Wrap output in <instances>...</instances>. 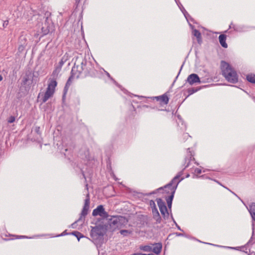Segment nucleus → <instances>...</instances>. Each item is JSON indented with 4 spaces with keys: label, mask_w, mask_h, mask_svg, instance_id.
I'll use <instances>...</instances> for the list:
<instances>
[{
    "label": "nucleus",
    "mask_w": 255,
    "mask_h": 255,
    "mask_svg": "<svg viewBox=\"0 0 255 255\" xmlns=\"http://www.w3.org/2000/svg\"><path fill=\"white\" fill-rule=\"evenodd\" d=\"M252 226H253V227H252L253 232H252V237H251V239H250V240L249 241V242L246 244L247 246H249L250 244L253 245L254 243V242H253V240L254 239L253 237H254V234H255L254 224H253Z\"/></svg>",
    "instance_id": "25"
},
{
    "label": "nucleus",
    "mask_w": 255,
    "mask_h": 255,
    "mask_svg": "<svg viewBox=\"0 0 255 255\" xmlns=\"http://www.w3.org/2000/svg\"><path fill=\"white\" fill-rule=\"evenodd\" d=\"M247 80L252 83H255V75L249 74L247 76Z\"/></svg>",
    "instance_id": "22"
},
{
    "label": "nucleus",
    "mask_w": 255,
    "mask_h": 255,
    "mask_svg": "<svg viewBox=\"0 0 255 255\" xmlns=\"http://www.w3.org/2000/svg\"><path fill=\"white\" fill-rule=\"evenodd\" d=\"M68 54L67 53L65 54L59 61V65L58 67H59L60 68H61L64 63L68 60Z\"/></svg>",
    "instance_id": "18"
},
{
    "label": "nucleus",
    "mask_w": 255,
    "mask_h": 255,
    "mask_svg": "<svg viewBox=\"0 0 255 255\" xmlns=\"http://www.w3.org/2000/svg\"><path fill=\"white\" fill-rule=\"evenodd\" d=\"M156 201L159 208V210L161 212V214L163 216V217L164 218V219L168 218L169 214L168 212L165 202L161 198L156 199Z\"/></svg>",
    "instance_id": "5"
},
{
    "label": "nucleus",
    "mask_w": 255,
    "mask_h": 255,
    "mask_svg": "<svg viewBox=\"0 0 255 255\" xmlns=\"http://www.w3.org/2000/svg\"><path fill=\"white\" fill-rule=\"evenodd\" d=\"M86 59L85 56L80 54L76 57L74 65L72 67L71 73L73 75H76V78L82 77L84 74V69L86 68Z\"/></svg>",
    "instance_id": "3"
},
{
    "label": "nucleus",
    "mask_w": 255,
    "mask_h": 255,
    "mask_svg": "<svg viewBox=\"0 0 255 255\" xmlns=\"http://www.w3.org/2000/svg\"><path fill=\"white\" fill-rule=\"evenodd\" d=\"M76 75H73L72 73H71V76H70V77L68 78L66 84H65V86L64 87V94H63V97L64 96H65V95L67 93L68 90V89L70 87V86L72 84V81H73V77L74 76H76Z\"/></svg>",
    "instance_id": "12"
},
{
    "label": "nucleus",
    "mask_w": 255,
    "mask_h": 255,
    "mask_svg": "<svg viewBox=\"0 0 255 255\" xmlns=\"http://www.w3.org/2000/svg\"><path fill=\"white\" fill-rule=\"evenodd\" d=\"M90 207V197L89 194H87L86 196V198L85 200L84 205L82 209L81 215L78 220L75 221L72 224V226L73 228H74L77 223L81 222L83 223L85 221V216L88 214V210Z\"/></svg>",
    "instance_id": "4"
},
{
    "label": "nucleus",
    "mask_w": 255,
    "mask_h": 255,
    "mask_svg": "<svg viewBox=\"0 0 255 255\" xmlns=\"http://www.w3.org/2000/svg\"><path fill=\"white\" fill-rule=\"evenodd\" d=\"M184 16H185V17L187 18V15H188V13H187V12L185 10V9H184V11H182Z\"/></svg>",
    "instance_id": "41"
},
{
    "label": "nucleus",
    "mask_w": 255,
    "mask_h": 255,
    "mask_svg": "<svg viewBox=\"0 0 255 255\" xmlns=\"http://www.w3.org/2000/svg\"><path fill=\"white\" fill-rule=\"evenodd\" d=\"M186 82L191 85L196 83L200 84L205 82V81H201L198 75L194 73L191 74L188 76Z\"/></svg>",
    "instance_id": "8"
},
{
    "label": "nucleus",
    "mask_w": 255,
    "mask_h": 255,
    "mask_svg": "<svg viewBox=\"0 0 255 255\" xmlns=\"http://www.w3.org/2000/svg\"><path fill=\"white\" fill-rule=\"evenodd\" d=\"M221 68L222 75L229 82L233 84L238 82V76L237 73L228 63L222 61Z\"/></svg>",
    "instance_id": "2"
},
{
    "label": "nucleus",
    "mask_w": 255,
    "mask_h": 255,
    "mask_svg": "<svg viewBox=\"0 0 255 255\" xmlns=\"http://www.w3.org/2000/svg\"><path fill=\"white\" fill-rule=\"evenodd\" d=\"M226 189H227L228 190H229V191H230L232 194H233L235 196H236V197H237L242 202L243 201L241 199V198L235 193H234V192L232 191L230 189H229L227 187H225Z\"/></svg>",
    "instance_id": "36"
},
{
    "label": "nucleus",
    "mask_w": 255,
    "mask_h": 255,
    "mask_svg": "<svg viewBox=\"0 0 255 255\" xmlns=\"http://www.w3.org/2000/svg\"><path fill=\"white\" fill-rule=\"evenodd\" d=\"M93 233H95L99 236H103V234L102 233L101 229L98 227L94 228L93 229Z\"/></svg>",
    "instance_id": "27"
},
{
    "label": "nucleus",
    "mask_w": 255,
    "mask_h": 255,
    "mask_svg": "<svg viewBox=\"0 0 255 255\" xmlns=\"http://www.w3.org/2000/svg\"><path fill=\"white\" fill-rule=\"evenodd\" d=\"M140 249L144 252H151L152 246H144L142 247Z\"/></svg>",
    "instance_id": "28"
},
{
    "label": "nucleus",
    "mask_w": 255,
    "mask_h": 255,
    "mask_svg": "<svg viewBox=\"0 0 255 255\" xmlns=\"http://www.w3.org/2000/svg\"><path fill=\"white\" fill-rule=\"evenodd\" d=\"M93 216H99L103 218H108L109 217L108 213L105 211L104 206L102 205H99L96 209H95L92 212Z\"/></svg>",
    "instance_id": "7"
},
{
    "label": "nucleus",
    "mask_w": 255,
    "mask_h": 255,
    "mask_svg": "<svg viewBox=\"0 0 255 255\" xmlns=\"http://www.w3.org/2000/svg\"><path fill=\"white\" fill-rule=\"evenodd\" d=\"M15 120V117L11 116L9 117L8 118V119H7V122H8V123L11 124V123H13V122H14Z\"/></svg>",
    "instance_id": "29"
},
{
    "label": "nucleus",
    "mask_w": 255,
    "mask_h": 255,
    "mask_svg": "<svg viewBox=\"0 0 255 255\" xmlns=\"http://www.w3.org/2000/svg\"><path fill=\"white\" fill-rule=\"evenodd\" d=\"M176 235L178 236H183V235L182 233H176Z\"/></svg>",
    "instance_id": "47"
},
{
    "label": "nucleus",
    "mask_w": 255,
    "mask_h": 255,
    "mask_svg": "<svg viewBox=\"0 0 255 255\" xmlns=\"http://www.w3.org/2000/svg\"><path fill=\"white\" fill-rule=\"evenodd\" d=\"M72 235L75 236L78 241L80 240V239L82 238H84V236L80 232L78 231H74L72 233Z\"/></svg>",
    "instance_id": "23"
},
{
    "label": "nucleus",
    "mask_w": 255,
    "mask_h": 255,
    "mask_svg": "<svg viewBox=\"0 0 255 255\" xmlns=\"http://www.w3.org/2000/svg\"><path fill=\"white\" fill-rule=\"evenodd\" d=\"M65 232H66V231H64V232L63 233H62L61 235H58V236H58V237H59V236H63L64 235H65Z\"/></svg>",
    "instance_id": "51"
},
{
    "label": "nucleus",
    "mask_w": 255,
    "mask_h": 255,
    "mask_svg": "<svg viewBox=\"0 0 255 255\" xmlns=\"http://www.w3.org/2000/svg\"><path fill=\"white\" fill-rule=\"evenodd\" d=\"M39 129H40V128L39 127H36L35 128V131L38 134H39Z\"/></svg>",
    "instance_id": "40"
},
{
    "label": "nucleus",
    "mask_w": 255,
    "mask_h": 255,
    "mask_svg": "<svg viewBox=\"0 0 255 255\" xmlns=\"http://www.w3.org/2000/svg\"><path fill=\"white\" fill-rule=\"evenodd\" d=\"M152 213L153 216L159 214L156 207L152 208Z\"/></svg>",
    "instance_id": "30"
},
{
    "label": "nucleus",
    "mask_w": 255,
    "mask_h": 255,
    "mask_svg": "<svg viewBox=\"0 0 255 255\" xmlns=\"http://www.w3.org/2000/svg\"><path fill=\"white\" fill-rule=\"evenodd\" d=\"M162 248V245L160 243L153 244H152L151 252L158 255L161 253Z\"/></svg>",
    "instance_id": "11"
},
{
    "label": "nucleus",
    "mask_w": 255,
    "mask_h": 255,
    "mask_svg": "<svg viewBox=\"0 0 255 255\" xmlns=\"http://www.w3.org/2000/svg\"><path fill=\"white\" fill-rule=\"evenodd\" d=\"M195 172L196 173L198 174H201L202 173V170H201V169L196 168L195 169Z\"/></svg>",
    "instance_id": "37"
},
{
    "label": "nucleus",
    "mask_w": 255,
    "mask_h": 255,
    "mask_svg": "<svg viewBox=\"0 0 255 255\" xmlns=\"http://www.w3.org/2000/svg\"><path fill=\"white\" fill-rule=\"evenodd\" d=\"M230 28H233L235 30H237L236 26L234 24H233V23H231V24L230 25Z\"/></svg>",
    "instance_id": "39"
},
{
    "label": "nucleus",
    "mask_w": 255,
    "mask_h": 255,
    "mask_svg": "<svg viewBox=\"0 0 255 255\" xmlns=\"http://www.w3.org/2000/svg\"><path fill=\"white\" fill-rule=\"evenodd\" d=\"M182 171L179 172L178 173V174L176 176H175L169 183L164 186V188L165 189L169 188L170 189V191H168V192L170 193V195L168 197H166V200L168 207L170 212L171 211V209L172 206V200L173 199L177 186L178 184L180 182V181L183 179V178L179 179V178L182 175Z\"/></svg>",
    "instance_id": "1"
},
{
    "label": "nucleus",
    "mask_w": 255,
    "mask_h": 255,
    "mask_svg": "<svg viewBox=\"0 0 255 255\" xmlns=\"http://www.w3.org/2000/svg\"><path fill=\"white\" fill-rule=\"evenodd\" d=\"M193 34L194 36L196 37L198 42L199 43L201 41V34L200 31L197 29H194L193 30Z\"/></svg>",
    "instance_id": "20"
},
{
    "label": "nucleus",
    "mask_w": 255,
    "mask_h": 255,
    "mask_svg": "<svg viewBox=\"0 0 255 255\" xmlns=\"http://www.w3.org/2000/svg\"><path fill=\"white\" fill-rule=\"evenodd\" d=\"M176 224V226L177 228V229L179 230H180V231H182V230L181 229L180 227L175 223Z\"/></svg>",
    "instance_id": "48"
},
{
    "label": "nucleus",
    "mask_w": 255,
    "mask_h": 255,
    "mask_svg": "<svg viewBox=\"0 0 255 255\" xmlns=\"http://www.w3.org/2000/svg\"><path fill=\"white\" fill-rule=\"evenodd\" d=\"M227 36L225 34H222L219 36V40L221 45L224 48H227L228 44H227L226 40Z\"/></svg>",
    "instance_id": "14"
},
{
    "label": "nucleus",
    "mask_w": 255,
    "mask_h": 255,
    "mask_svg": "<svg viewBox=\"0 0 255 255\" xmlns=\"http://www.w3.org/2000/svg\"><path fill=\"white\" fill-rule=\"evenodd\" d=\"M54 93V92L50 90H48V89H47L44 96L42 98V103H45L48 100L49 98H50L53 96Z\"/></svg>",
    "instance_id": "13"
},
{
    "label": "nucleus",
    "mask_w": 255,
    "mask_h": 255,
    "mask_svg": "<svg viewBox=\"0 0 255 255\" xmlns=\"http://www.w3.org/2000/svg\"><path fill=\"white\" fill-rule=\"evenodd\" d=\"M127 222L125 217L121 216L114 217L111 220V226H113L115 228H120L121 227L122 224Z\"/></svg>",
    "instance_id": "6"
},
{
    "label": "nucleus",
    "mask_w": 255,
    "mask_h": 255,
    "mask_svg": "<svg viewBox=\"0 0 255 255\" xmlns=\"http://www.w3.org/2000/svg\"><path fill=\"white\" fill-rule=\"evenodd\" d=\"M40 94H39L38 96V98H39V97H40Z\"/></svg>",
    "instance_id": "54"
},
{
    "label": "nucleus",
    "mask_w": 255,
    "mask_h": 255,
    "mask_svg": "<svg viewBox=\"0 0 255 255\" xmlns=\"http://www.w3.org/2000/svg\"><path fill=\"white\" fill-rule=\"evenodd\" d=\"M197 91V90H195L193 88L188 89V92L190 94H192L196 92Z\"/></svg>",
    "instance_id": "34"
},
{
    "label": "nucleus",
    "mask_w": 255,
    "mask_h": 255,
    "mask_svg": "<svg viewBox=\"0 0 255 255\" xmlns=\"http://www.w3.org/2000/svg\"><path fill=\"white\" fill-rule=\"evenodd\" d=\"M2 79H3L2 76L1 75H0V82L2 80Z\"/></svg>",
    "instance_id": "52"
},
{
    "label": "nucleus",
    "mask_w": 255,
    "mask_h": 255,
    "mask_svg": "<svg viewBox=\"0 0 255 255\" xmlns=\"http://www.w3.org/2000/svg\"><path fill=\"white\" fill-rule=\"evenodd\" d=\"M183 66V64L181 66V68H180V70H179V73H178V74L177 76H176V78H175V80L177 79V78H178V75H179V74H180V71H181V70H182V68Z\"/></svg>",
    "instance_id": "44"
},
{
    "label": "nucleus",
    "mask_w": 255,
    "mask_h": 255,
    "mask_svg": "<svg viewBox=\"0 0 255 255\" xmlns=\"http://www.w3.org/2000/svg\"><path fill=\"white\" fill-rule=\"evenodd\" d=\"M86 68L84 69V74L83 75L82 77H86L88 75H92L93 74H94V67L93 66L92 63L88 61L86 59Z\"/></svg>",
    "instance_id": "9"
},
{
    "label": "nucleus",
    "mask_w": 255,
    "mask_h": 255,
    "mask_svg": "<svg viewBox=\"0 0 255 255\" xmlns=\"http://www.w3.org/2000/svg\"><path fill=\"white\" fill-rule=\"evenodd\" d=\"M214 181H215L216 182H217V183H218L219 184H220V185H221L222 186L224 187L225 188L226 187L223 186L220 182H219L217 180L214 179Z\"/></svg>",
    "instance_id": "43"
},
{
    "label": "nucleus",
    "mask_w": 255,
    "mask_h": 255,
    "mask_svg": "<svg viewBox=\"0 0 255 255\" xmlns=\"http://www.w3.org/2000/svg\"><path fill=\"white\" fill-rule=\"evenodd\" d=\"M120 234L124 236H127L132 233V231L128 230H122L120 231Z\"/></svg>",
    "instance_id": "26"
},
{
    "label": "nucleus",
    "mask_w": 255,
    "mask_h": 255,
    "mask_svg": "<svg viewBox=\"0 0 255 255\" xmlns=\"http://www.w3.org/2000/svg\"><path fill=\"white\" fill-rule=\"evenodd\" d=\"M149 204H150V206H151V208L152 209V208H154V207H156V205H155V202L153 200H150L149 201Z\"/></svg>",
    "instance_id": "33"
},
{
    "label": "nucleus",
    "mask_w": 255,
    "mask_h": 255,
    "mask_svg": "<svg viewBox=\"0 0 255 255\" xmlns=\"http://www.w3.org/2000/svg\"><path fill=\"white\" fill-rule=\"evenodd\" d=\"M156 193V192L155 191H154L149 193L148 195H151L153 194H155Z\"/></svg>",
    "instance_id": "50"
},
{
    "label": "nucleus",
    "mask_w": 255,
    "mask_h": 255,
    "mask_svg": "<svg viewBox=\"0 0 255 255\" xmlns=\"http://www.w3.org/2000/svg\"><path fill=\"white\" fill-rule=\"evenodd\" d=\"M214 181H215L216 182H217V183H218L219 184H220V185H221L222 186L224 187L225 188L226 187L223 186L220 182H219L217 180L214 179Z\"/></svg>",
    "instance_id": "42"
},
{
    "label": "nucleus",
    "mask_w": 255,
    "mask_h": 255,
    "mask_svg": "<svg viewBox=\"0 0 255 255\" xmlns=\"http://www.w3.org/2000/svg\"><path fill=\"white\" fill-rule=\"evenodd\" d=\"M226 189H227L228 190H229V191H230L232 194H233L235 196H236V197H237L242 202L243 201L241 199V198L235 193H234V192L232 191L230 189H229L227 187H225Z\"/></svg>",
    "instance_id": "35"
},
{
    "label": "nucleus",
    "mask_w": 255,
    "mask_h": 255,
    "mask_svg": "<svg viewBox=\"0 0 255 255\" xmlns=\"http://www.w3.org/2000/svg\"><path fill=\"white\" fill-rule=\"evenodd\" d=\"M254 253H250V254H251V255H253Z\"/></svg>",
    "instance_id": "56"
},
{
    "label": "nucleus",
    "mask_w": 255,
    "mask_h": 255,
    "mask_svg": "<svg viewBox=\"0 0 255 255\" xmlns=\"http://www.w3.org/2000/svg\"><path fill=\"white\" fill-rule=\"evenodd\" d=\"M29 80V76H26L25 77H24L23 80V84H24V85L26 84L27 82Z\"/></svg>",
    "instance_id": "32"
},
{
    "label": "nucleus",
    "mask_w": 255,
    "mask_h": 255,
    "mask_svg": "<svg viewBox=\"0 0 255 255\" xmlns=\"http://www.w3.org/2000/svg\"><path fill=\"white\" fill-rule=\"evenodd\" d=\"M249 211L253 218L255 221V203H252L249 206Z\"/></svg>",
    "instance_id": "16"
},
{
    "label": "nucleus",
    "mask_w": 255,
    "mask_h": 255,
    "mask_svg": "<svg viewBox=\"0 0 255 255\" xmlns=\"http://www.w3.org/2000/svg\"><path fill=\"white\" fill-rule=\"evenodd\" d=\"M57 85V82L55 79H50V82L48 85V87L47 89L48 90H50L53 92L55 91V88Z\"/></svg>",
    "instance_id": "17"
},
{
    "label": "nucleus",
    "mask_w": 255,
    "mask_h": 255,
    "mask_svg": "<svg viewBox=\"0 0 255 255\" xmlns=\"http://www.w3.org/2000/svg\"><path fill=\"white\" fill-rule=\"evenodd\" d=\"M189 174H188V175H187V176H186V177H189Z\"/></svg>",
    "instance_id": "55"
},
{
    "label": "nucleus",
    "mask_w": 255,
    "mask_h": 255,
    "mask_svg": "<svg viewBox=\"0 0 255 255\" xmlns=\"http://www.w3.org/2000/svg\"><path fill=\"white\" fill-rule=\"evenodd\" d=\"M106 75H107V76H108V77H109V78H111V79L113 80V78H112V77H111V76H110V74H109L108 72H106Z\"/></svg>",
    "instance_id": "46"
},
{
    "label": "nucleus",
    "mask_w": 255,
    "mask_h": 255,
    "mask_svg": "<svg viewBox=\"0 0 255 255\" xmlns=\"http://www.w3.org/2000/svg\"><path fill=\"white\" fill-rule=\"evenodd\" d=\"M61 68H60L59 67H57L53 71L52 76L53 77V78L52 79H55L57 78L58 77V75L60 71H61Z\"/></svg>",
    "instance_id": "21"
},
{
    "label": "nucleus",
    "mask_w": 255,
    "mask_h": 255,
    "mask_svg": "<svg viewBox=\"0 0 255 255\" xmlns=\"http://www.w3.org/2000/svg\"><path fill=\"white\" fill-rule=\"evenodd\" d=\"M49 19L48 17V15L45 17V26H42L41 27V31L43 35L47 34L50 30V27L49 25H47L49 23Z\"/></svg>",
    "instance_id": "10"
},
{
    "label": "nucleus",
    "mask_w": 255,
    "mask_h": 255,
    "mask_svg": "<svg viewBox=\"0 0 255 255\" xmlns=\"http://www.w3.org/2000/svg\"><path fill=\"white\" fill-rule=\"evenodd\" d=\"M162 189H164V191H165V192H166L167 193H169V194H170V193L168 192V191H170V189H169V188H166V189H165V188H164V187H161L157 189V190H162Z\"/></svg>",
    "instance_id": "31"
},
{
    "label": "nucleus",
    "mask_w": 255,
    "mask_h": 255,
    "mask_svg": "<svg viewBox=\"0 0 255 255\" xmlns=\"http://www.w3.org/2000/svg\"><path fill=\"white\" fill-rule=\"evenodd\" d=\"M80 0H75V3L77 4V5L78 4V3L80 2Z\"/></svg>",
    "instance_id": "49"
},
{
    "label": "nucleus",
    "mask_w": 255,
    "mask_h": 255,
    "mask_svg": "<svg viewBox=\"0 0 255 255\" xmlns=\"http://www.w3.org/2000/svg\"><path fill=\"white\" fill-rule=\"evenodd\" d=\"M183 10H182V9H181V10H182V11H184V8L183 7Z\"/></svg>",
    "instance_id": "53"
},
{
    "label": "nucleus",
    "mask_w": 255,
    "mask_h": 255,
    "mask_svg": "<svg viewBox=\"0 0 255 255\" xmlns=\"http://www.w3.org/2000/svg\"><path fill=\"white\" fill-rule=\"evenodd\" d=\"M189 154L188 156L189 157H186L185 158V163H186L187 161H188V162H187L186 165L185 166L184 169L189 166L191 160H192V159H194V158L193 157V155L192 154V153H191L190 151H189Z\"/></svg>",
    "instance_id": "19"
},
{
    "label": "nucleus",
    "mask_w": 255,
    "mask_h": 255,
    "mask_svg": "<svg viewBox=\"0 0 255 255\" xmlns=\"http://www.w3.org/2000/svg\"><path fill=\"white\" fill-rule=\"evenodd\" d=\"M183 136H184V138H186V137H187L188 136H190V135L188 134V133H185L183 134Z\"/></svg>",
    "instance_id": "45"
},
{
    "label": "nucleus",
    "mask_w": 255,
    "mask_h": 255,
    "mask_svg": "<svg viewBox=\"0 0 255 255\" xmlns=\"http://www.w3.org/2000/svg\"><path fill=\"white\" fill-rule=\"evenodd\" d=\"M8 24V21L5 20L3 21V27H5Z\"/></svg>",
    "instance_id": "38"
},
{
    "label": "nucleus",
    "mask_w": 255,
    "mask_h": 255,
    "mask_svg": "<svg viewBox=\"0 0 255 255\" xmlns=\"http://www.w3.org/2000/svg\"><path fill=\"white\" fill-rule=\"evenodd\" d=\"M154 98L156 99L157 101H160L161 103H163L164 104H167L169 101V98L165 94L160 96L155 97Z\"/></svg>",
    "instance_id": "15"
},
{
    "label": "nucleus",
    "mask_w": 255,
    "mask_h": 255,
    "mask_svg": "<svg viewBox=\"0 0 255 255\" xmlns=\"http://www.w3.org/2000/svg\"><path fill=\"white\" fill-rule=\"evenodd\" d=\"M153 218L156 221V224L161 223L162 219L159 214L153 216Z\"/></svg>",
    "instance_id": "24"
},
{
    "label": "nucleus",
    "mask_w": 255,
    "mask_h": 255,
    "mask_svg": "<svg viewBox=\"0 0 255 255\" xmlns=\"http://www.w3.org/2000/svg\"><path fill=\"white\" fill-rule=\"evenodd\" d=\"M21 238H25L24 236H21Z\"/></svg>",
    "instance_id": "57"
},
{
    "label": "nucleus",
    "mask_w": 255,
    "mask_h": 255,
    "mask_svg": "<svg viewBox=\"0 0 255 255\" xmlns=\"http://www.w3.org/2000/svg\"><path fill=\"white\" fill-rule=\"evenodd\" d=\"M249 255H251V254H249Z\"/></svg>",
    "instance_id": "58"
}]
</instances>
